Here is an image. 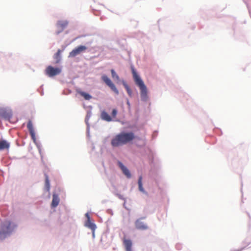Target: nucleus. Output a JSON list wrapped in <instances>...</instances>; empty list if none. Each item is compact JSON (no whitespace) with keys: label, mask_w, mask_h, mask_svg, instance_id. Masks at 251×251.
Returning a JSON list of instances; mask_svg holds the SVG:
<instances>
[{"label":"nucleus","mask_w":251,"mask_h":251,"mask_svg":"<svg viewBox=\"0 0 251 251\" xmlns=\"http://www.w3.org/2000/svg\"><path fill=\"white\" fill-rule=\"evenodd\" d=\"M135 137L134 134L132 132H122L113 139L111 144L116 147L122 146L132 141Z\"/></svg>","instance_id":"obj_1"},{"label":"nucleus","mask_w":251,"mask_h":251,"mask_svg":"<svg viewBox=\"0 0 251 251\" xmlns=\"http://www.w3.org/2000/svg\"><path fill=\"white\" fill-rule=\"evenodd\" d=\"M132 74L135 84L139 87L141 98L142 100L146 101L148 99V91L146 85L140 76L137 74L135 70L132 68Z\"/></svg>","instance_id":"obj_2"},{"label":"nucleus","mask_w":251,"mask_h":251,"mask_svg":"<svg viewBox=\"0 0 251 251\" xmlns=\"http://www.w3.org/2000/svg\"><path fill=\"white\" fill-rule=\"evenodd\" d=\"M17 226L10 221H5L3 223L0 228V238L1 240L5 239L16 227Z\"/></svg>","instance_id":"obj_3"},{"label":"nucleus","mask_w":251,"mask_h":251,"mask_svg":"<svg viewBox=\"0 0 251 251\" xmlns=\"http://www.w3.org/2000/svg\"><path fill=\"white\" fill-rule=\"evenodd\" d=\"M61 72V68L59 67L54 68L51 66H48L45 70L46 74L49 77H52L60 74Z\"/></svg>","instance_id":"obj_4"},{"label":"nucleus","mask_w":251,"mask_h":251,"mask_svg":"<svg viewBox=\"0 0 251 251\" xmlns=\"http://www.w3.org/2000/svg\"><path fill=\"white\" fill-rule=\"evenodd\" d=\"M87 49V48L84 46H80L77 48L73 50L71 52L69 53V57H75L77 54L80 53L82 52L85 51Z\"/></svg>","instance_id":"obj_5"},{"label":"nucleus","mask_w":251,"mask_h":251,"mask_svg":"<svg viewBox=\"0 0 251 251\" xmlns=\"http://www.w3.org/2000/svg\"><path fill=\"white\" fill-rule=\"evenodd\" d=\"M68 22L67 21H59L57 23L58 30L56 32L57 34L61 32L67 26Z\"/></svg>","instance_id":"obj_6"},{"label":"nucleus","mask_w":251,"mask_h":251,"mask_svg":"<svg viewBox=\"0 0 251 251\" xmlns=\"http://www.w3.org/2000/svg\"><path fill=\"white\" fill-rule=\"evenodd\" d=\"M27 127L29 131L32 139L35 141L36 140L35 131L33 128V124L31 120H29L27 125Z\"/></svg>","instance_id":"obj_7"},{"label":"nucleus","mask_w":251,"mask_h":251,"mask_svg":"<svg viewBox=\"0 0 251 251\" xmlns=\"http://www.w3.org/2000/svg\"><path fill=\"white\" fill-rule=\"evenodd\" d=\"M135 224L136 227L138 229L146 230L148 229L147 225L144 222H142L141 219H138L136 220Z\"/></svg>","instance_id":"obj_8"},{"label":"nucleus","mask_w":251,"mask_h":251,"mask_svg":"<svg viewBox=\"0 0 251 251\" xmlns=\"http://www.w3.org/2000/svg\"><path fill=\"white\" fill-rule=\"evenodd\" d=\"M119 167L122 170L123 174L128 178L131 177V174L129 170L121 162H118Z\"/></svg>","instance_id":"obj_9"},{"label":"nucleus","mask_w":251,"mask_h":251,"mask_svg":"<svg viewBox=\"0 0 251 251\" xmlns=\"http://www.w3.org/2000/svg\"><path fill=\"white\" fill-rule=\"evenodd\" d=\"M86 227L91 229L93 232V235L94 236V232L96 228V225L91 221V220H87L84 224Z\"/></svg>","instance_id":"obj_10"},{"label":"nucleus","mask_w":251,"mask_h":251,"mask_svg":"<svg viewBox=\"0 0 251 251\" xmlns=\"http://www.w3.org/2000/svg\"><path fill=\"white\" fill-rule=\"evenodd\" d=\"M124 244L126 251H132V243L130 240L125 239L124 240Z\"/></svg>","instance_id":"obj_11"},{"label":"nucleus","mask_w":251,"mask_h":251,"mask_svg":"<svg viewBox=\"0 0 251 251\" xmlns=\"http://www.w3.org/2000/svg\"><path fill=\"white\" fill-rule=\"evenodd\" d=\"M12 115L11 111L2 110L0 112V116L6 120H9L12 117Z\"/></svg>","instance_id":"obj_12"},{"label":"nucleus","mask_w":251,"mask_h":251,"mask_svg":"<svg viewBox=\"0 0 251 251\" xmlns=\"http://www.w3.org/2000/svg\"><path fill=\"white\" fill-rule=\"evenodd\" d=\"M10 147V144L6 140H0V151L4 149H8Z\"/></svg>","instance_id":"obj_13"},{"label":"nucleus","mask_w":251,"mask_h":251,"mask_svg":"<svg viewBox=\"0 0 251 251\" xmlns=\"http://www.w3.org/2000/svg\"><path fill=\"white\" fill-rule=\"evenodd\" d=\"M59 198L57 195L54 194L52 196L51 206L53 207H56L59 202Z\"/></svg>","instance_id":"obj_14"},{"label":"nucleus","mask_w":251,"mask_h":251,"mask_svg":"<svg viewBox=\"0 0 251 251\" xmlns=\"http://www.w3.org/2000/svg\"><path fill=\"white\" fill-rule=\"evenodd\" d=\"M76 92L86 100H90L92 99V96L90 95L86 92H83L80 90H77Z\"/></svg>","instance_id":"obj_15"},{"label":"nucleus","mask_w":251,"mask_h":251,"mask_svg":"<svg viewBox=\"0 0 251 251\" xmlns=\"http://www.w3.org/2000/svg\"><path fill=\"white\" fill-rule=\"evenodd\" d=\"M111 73L112 76V78L114 80V81L117 83L119 84L121 82V80L119 78V76L116 73V72L113 70H111Z\"/></svg>","instance_id":"obj_16"},{"label":"nucleus","mask_w":251,"mask_h":251,"mask_svg":"<svg viewBox=\"0 0 251 251\" xmlns=\"http://www.w3.org/2000/svg\"><path fill=\"white\" fill-rule=\"evenodd\" d=\"M101 118L106 121H110V116L109 114L104 111H102L100 115Z\"/></svg>","instance_id":"obj_17"},{"label":"nucleus","mask_w":251,"mask_h":251,"mask_svg":"<svg viewBox=\"0 0 251 251\" xmlns=\"http://www.w3.org/2000/svg\"><path fill=\"white\" fill-rule=\"evenodd\" d=\"M123 84L124 86L125 87V89H126L127 93L129 97H132V92L129 86L127 85V84L124 81H123Z\"/></svg>","instance_id":"obj_18"},{"label":"nucleus","mask_w":251,"mask_h":251,"mask_svg":"<svg viewBox=\"0 0 251 251\" xmlns=\"http://www.w3.org/2000/svg\"><path fill=\"white\" fill-rule=\"evenodd\" d=\"M61 50H58L57 52L54 55V58L56 60L55 63H58L61 59Z\"/></svg>","instance_id":"obj_19"},{"label":"nucleus","mask_w":251,"mask_h":251,"mask_svg":"<svg viewBox=\"0 0 251 251\" xmlns=\"http://www.w3.org/2000/svg\"><path fill=\"white\" fill-rule=\"evenodd\" d=\"M142 176H140L139 177L138 181V186H139V190L140 191L144 192V189H143V186H142Z\"/></svg>","instance_id":"obj_20"},{"label":"nucleus","mask_w":251,"mask_h":251,"mask_svg":"<svg viewBox=\"0 0 251 251\" xmlns=\"http://www.w3.org/2000/svg\"><path fill=\"white\" fill-rule=\"evenodd\" d=\"M102 79L105 82V83L109 86H110V79L107 76L103 75L102 76Z\"/></svg>","instance_id":"obj_21"},{"label":"nucleus","mask_w":251,"mask_h":251,"mask_svg":"<svg viewBox=\"0 0 251 251\" xmlns=\"http://www.w3.org/2000/svg\"><path fill=\"white\" fill-rule=\"evenodd\" d=\"M111 89H112L117 95L119 94V92L115 86L111 82Z\"/></svg>","instance_id":"obj_22"},{"label":"nucleus","mask_w":251,"mask_h":251,"mask_svg":"<svg viewBox=\"0 0 251 251\" xmlns=\"http://www.w3.org/2000/svg\"><path fill=\"white\" fill-rule=\"evenodd\" d=\"M46 185L47 187L48 190H49L50 188V181L47 176H46Z\"/></svg>","instance_id":"obj_23"},{"label":"nucleus","mask_w":251,"mask_h":251,"mask_svg":"<svg viewBox=\"0 0 251 251\" xmlns=\"http://www.w3.org/2000/svg\"><path fill=\"white\" fill-rule=\"evenodd\" d=\"M117 110L116 109H113L112 110V116L113 117H115L117 114Z\"/></svg>","instance_id":"obj_24"},{"label":"nucleus","mask_w":251,"mask_h":251,"mask_svg":"<svg viewBox=\"0 0 251 251\" xmlns=\"http://www.w3.org/2000/svg\"><path fill=\"white\" fill-rule=\"evenodd\" d=\"M85 216L87 218V220H90V215L88 213L85 214Z\"/></svg>","instance_id":"obj_25"}]
</instances>
